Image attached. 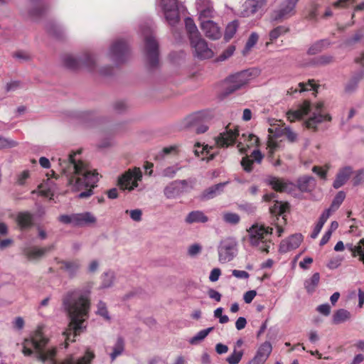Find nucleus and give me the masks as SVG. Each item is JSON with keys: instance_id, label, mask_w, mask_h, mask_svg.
Listing matches in <instances>:
<instances>
[{"instance_id": "1", "label": "nucleus", "mask_w": 364, "mask_h": 364, "mask_svg": "<svg viewBox=\"0 0 364 364\" xmlns=\"http://www.w3.org/2000/svg\"><path fill=\"white\" fill-rule=\"evenodd\" d=\"M80 151H77L70 154L68 159H59V165L66 176L70 190L77 192L86 189L79 193L78 198H87L93 195L92 189L96 186L99 178L97 171L80 159Z\"/></svg>"}, {"instance_id": "2", "label": "nucleus", "mask_w": 364, "mask_h": 364, "mask_svg": "<svg viewBox=\"0 0 364 364\" xmlns=\"http://www.w3.org/2000/svg\"><path fill=\"white\" fill-rule=\"evenodd\" d=\"M90 293L88 289L79 288L68 291L63 296L62 305L70 320V329L64 333L65 348L85 328L84 323L88 318L90 308Z\"/></svg>"}, {"instance_id": "3", "label": "nucleus", "mask_w": 364, "mask_h": 364, "mask_svg": "<svg viewBox=\"0 0 364 364\" xmlns=\"http://www.w3.org/2000/svg\"><path fill=\"white\" fill-rule=\"evenodd\" d=\"M48 338L42 331V328H38L29 338L24 339L22 343V353L25 356L33 355L42 363L48 362L50 364H55L54 358L56 354V348H48ZM94 353L87 350L85 355L75 358L70 355L65 358L60 364H90L94 358Z\"/></svg>"}, {"instance_id": "4", "label": "nucleus", "mask_w": 364, "mask_h": 364, "mask_svg": "<svg viewBox=\"0 0 364 364\" xmlns=\"http://www.w3.org/2000/svg\"><path fill=\"white\" fill-rule=\"evenodd\" d=\"M309 113H311V115L305 122L309 129H315L319 124L331 120V117L324 112L323 102L311 105L307 100L299 105L296 109L288 111L287 116L290 122H294Z\"/></svg>"}, {"instance_id": "5", "label": "nucleus", "mask_w": 364, "mask_h": 364, "mask_svg": "<svg viewBox=\"0 0 364 364\" xmlns=\"http://www.w3.org/2000/svg\"><path fill=\"white\" fill-rule=\"evenodd\" d=\"M250 243L259 250L268 252L272 245L270 240L272 228L264 225L255 223L247 230Z\"/></svg>"}, {"instance_id": "6", "label": "nucleus", "mask_w": 364, "mask_h": 364, "mask_svg": "<svg viewBox=\"0 0 364 364\" xmlns=\"http://www.w3.org/2000/svg\"><path fill=\"white\" fill-rule=\"evenodd\" d=\"M156 9L161 12L167 23L176 26L180 22V13L178 0H156Z\"/></svg>"}, {"instance_id": "7", "label": "nucleus", "mask_w": 364, "mask_h": 364, "mask_svg": "<svg viewBox=\"0 0 364 364\" xmlns=\"http://www.w3.org/2000/svg\"><path fill=\"white\" fill-rule=\"evenodd\" d=\"M62 60L64 66L71 70L84 68L88 71H92L95 67V58L89 53H85L80 57L66 54L63 55Z\"/></svg>"}, {"instance_id": "8", "label": "nucleus", "mask_w": 364, "mask_h": 364, "mask_svg": "<svg viewBox=\"0 0 364 364\" xmlns=\"http://www.w3.org/2000/svg\"><path fill=\"white\" fill-rule=\"evenodd\" d=\"M58 220L63 224H70L76 227H89L95 225L97 221L96 216L90 211H84L70 215H62Z\"/></svg>"}, {"instance_id": "9", "label": "nucleus", "mask_w": 364, "mask_h": 364, "mask_svg": "<svg viewBox=\"0 0 364 364\" xmlns=\"http://www.w3.org/2000/svg\"><path fill=\"white\" fill-rule=\"evenodd\" d=\"M218 262L226 264L237 255V242L235 238L228 237L222 239L218 245Z\"/></svg>"}, {"instance_id": "10", "label": "nucleus", "mask_w": 364, "mask_h": 364, "mask_svg": "<svg viewBox=\"0 0 364 364\" xmlns=\"http://www.w3.org/2000/svg\"><path fill=\"white\" fill-rule=\"evenodd\" d=\"M299 0H282L277 8L271 14L270 20L272 22H282L296 13V6Z\"/></svg>"}, {"instance_id": "11", "label": "nucleus", "mask_w": 364, "mask_h": 364, "mask_svg": "<svg viewBox=\"0 0 364 364\" xmlns=\"http://www.w3.org/2000/svg\"><path fill=\"white\" fill-rule=\"evenodd\" d=\"M144 55L150 68L156 67L159 63V43L149 33V29L144 31Z\"/></svg>"}, {"instance_id": "12", "label": "nucleus", "mask_w": 364, "mask_h": 364, "mask_svg": "<svg viewBox=\"0 0 364 364\" xmlns=\"http://www.w3.org/2000/svg\"><path fill=\"white\" fill-rule=\"evenodd\" d=\"M142 179V172L139 168L129 169L118 180V184L122 190L133 191L138 187V182Z\"/></svg>"}, {"instance_id": "13", "label": "nucleus", "mask_w": 364, "mask_h": 364, "mask_svg": "<svg viewBox=\"0 0 364 364\" xmlns=\"http://www.w3.org/2000/svg\"><path fill=\"white\" fill-rule=\"evenodd\" d=\"M129 52V46L124 40H117L112 43L109 51L108 56L112 61L119 64L125 61Z\"/></svg>"}, {"instance_id": "14", "label": "nucleus", "mask_w": 364, "mask_h": 364, "mask_svg": "<svg viewBox=\"0 0 364 364\" xmlns=\"http://www.w3.org/2000/svg\"><path fill=\"white\" fill-rule=\"evenodd\" d=\"M253 78V71L250 70H243L231 75L228 79V86L227 92L232 93L247 85Z\"/></svg>"}, {"instance_id": "15", "label": "nucleus", "mask_w": 364, "mask_h": 364, "mask_svg": "<svg viewBox=\"0 0 364 364\" xmlns=\"http://www.w3.org/2000/svg\"><path fill=\"white\" fill-rule=\"evenodd\" d=\"M188 186V180H175L170 182L164 189V194L168 199H175L180 197Z\"/></svg>"}, {"instance_id": "16", "label": "nucleus", "mask_w": 364, "mask_h": 364, "mask_svg": "<svg viewBox=\"0 0 364 364\" xmlns=\"http://www.w3.org/2000/svg\"><path fill=\"white\" fill-rule=\"evenodd\" d=\"M266 4L267 0H246L242 5L240 15L242 17H249L255 14L262 15Z\"/></svg>"}, {"instance_id": "17", "label": "nucleus", "mask_w": 364, "mask_h": 364, "mask_svg": "<svg viewBox=\"0 0 364 364\" xmlns=\"http://www.w3.org/2000/svg\"><path fill=\"white\" fill-rule=\"evenodd\" d=\"M194 50V55L199 59H209L213 56V50L208 47L207 42L201 36L190 41Z\"/></svg>"}, {"instance_id": "18", "label": "nucleus", "mask_w": 364, "mask_h": 364, "mask_svg": "<svg viewBox=\"0 0 364 364\" xmlns=\"http://www.w3.org/2000/svg\"><path fill=\"white\" fill-rule=\"evenodd\" d=\"M237 136H239L238 129L235 127L228 126L215 138V143L218 146L228 147L235 143Z\"/></svg>"}, {"instance_id": "19", "label": "nucleus", "mask_w": 364, "mask_h": 364, "mask_svg": "<svg viewBox=\"0 0 364 364\" xmlns=\"http://www.w3.org/2000/svg\"><path fill=\"white\" fill-rule=\"evenodd\" d=\"M196 8L199 21L214 18L217 15L211 0H196Z\"/></svg>"}, {"instance_id": "20", "label": "nucleus", "mask_w": 364, "mask_h": 364, "mask_svg": "<svg viewBox=\"0 0 364 364\" xmlns=\"http://www.w3.org/2000/svg\"><path fill=\"white\" fill-rule=\"evenodd\" d=\"M211 19L200 21V26L207 38L211 40H218L222 36V30L218 23Z\"/></svg>"}, {"instance_id": "21", "label": "nucleus", "mask_w": 364, "mask_h": 364, "mask_svg": "<svg viewBox=\"0 0 364 364\" xmlns=\"http://www.w3.org/2000/svg\"><path fill=\"white\" fill-rule=\"evenodd\" d=\"M265 182L271 186L274 190L279 192L290 193L294 191L295 188L292 183L272 176H268L265 179Z\"/></svg>"}, {"instance_id": "22", "label": "nucleus", "mask_w": 364, "mask_h": 364, "mask_svg": "<svg viewBox=\"0 0 364 364\" xmlns=\"http://www.w3.org/2000/svg\"><path fill=\"white\" fill-rule=\"evenodd\" d=\"M258 142L259 139L257 136L252 134L245 133L239 137L237 146L240 153L245 154L247 149L257 146Z\"/></svg>"}, {"instance_id": "23", "label": "nucleus", "mask_w": 364, "mask_h": 364, "mask_svg": "<svg viewBox=\"0 0 364 364\" xmlns=\"http://www.w3.org/2000/svg\"><path fill=\"white\" fill-rule=\"evenodd\" d=\"M302 241L301 234H295L281 242L279 245V252L282 253L288 252L292 250L296 249Z\"/></svg>"}, {"instance_id": "24", "label": "nucleus", "mask_w": 364, "mask_h": 364, "mask_svg": "<svg viewBox=\"0 0 364 364\" xmlns=\"http://www.w3.org/2000/svg\"><path fill=\"white\" fill-rule=\"evenodd\" d=\"M272 350L270 342L265 341L261 344L252 360V364H264L269 358Z\"/></svg>"}, {"instance_id": "25", "label": "nucleus", "mask_w": 364, "mask_h": 364, "mask_svg": "<svg viewBox=\"0 0 364 364\" xmlns=\"http://www.w3.org/2000/svg\"><path fill=\"white\" fill-rule=\"evenodd\" d=\"M251 158L249 156L243 157L241 161V165L246 172H251L252 171V165L254 161L260 164L262 161L264 156L259 150L255 149L251 154Z\"/></svg>"}, {"instance_id": "26", "label": "nucleus", "mask_w": 364, "mask_h": 364, "mask_svg": "<svg viewBox=\"0 0 364 364\" xmlns=\"http://www.w3.org/2000/svg\"><path fill=\"white\" fill-rule=\"evenodd\" d=\"M229 183V181L220 183L218 184H215L213 186H210L207 189L204 190L203 193L200 195V198L202 200H210L212 199L219 195H220L225 186Z\"/></svg>"}, {"instance_id": "27", "label": "nucleus", "mask_w": 364, "mask_h": 364, "mask_svg": "<svg viewBox=\"0 0 364 364\" xmlns=\"http://www.w3.org/2000/svg\"><path fill=\"white\" fill-rule=\"evenodd\" d=\"M16 222L21 230L27 229L33 225V215L28 211H22L17 213Z\"/></svg>"}, {"instance_id": "28", "label": "nucleus", "mask_w": 364, "mask_h": 364, "mask_svg": "<svg viewBox=\"0 0 364 364\" xmlns=\"http://www.w3.org/2000/svg\"><path fill=\"white\" fill-rule=\"evenodd\" d=\"M52 248L53 246L43 248L31 247L24 250V255L29 260H36L41 258L47 252L50 251Z\"/></svg>"}, {"instance_id": "29", "label": "nucleus", "mask_w": 364, "mask_h": 364, "mask_svg": "<svg viewBox=\"0 0 364 364\" xmlns=\"http://www.w3.org/2000/svg\"><path fill=\"white\" fill-rule=\"evenodd\" d=\"M203 117V114L201 112L196 113L191 116H190L188 120V124L190 127H195V130L197 133L201 134L204 133L208 130V126L205 124L199 125L200 121Z\"/></svg>"}, {"instance_id": "30", "label": "nucleus", "mask_w": 364, "mask_h": 364, "mask_svg": "<svg viewBox=\"0 0 364 364\" xmlns=\"http://www.w3.org/2000/svg\"><path fill=\"white\" fill-rule=\"evenodd\" d=\"M60 263V268L66 272L70 277H75L81 267V263L77 259L61 261Z\"/></svg>"}, {"instance_id": "31", "label": "nucleus", "mask_w": 364, "mask_h": 364, "mask_svg": "<svg viewBox=\"0 0 364 364\" xmlns=\"http://www.w3.org/2000/svg\"><path fill=\"white\" fill-rule=\"evenodd\" d=\"M351 173L352 168L350 167L346 166L341 168L337 173L336 179L333 181V188L338 189L343 186L349 179Z\"/></svg>"}, {"instance_id": "32", "label": "nucleus", "mask_w": 364, "mask_h": 364, "mask_svg": "<svg viewBox=\"0 0 364 364\" xmlns=\"http://www.w3.org/2000/svg\"><path fill=\"white\" fill-rule=\"evenodd\" d=\"M28 15L33 18H38L45 11L44 5L41 0H28Z\"/></svg>"}, {"instance_id": "33", "label": "nucleus", "mask_w": 364, "mask_h": 364, "mask_svg": "<svg viewBox=\"0 0 364 364\" xmlns=\"http://www.w3.org/2000/svg\"><path fill=\"white\" fill-rule=\"evenodd\" d=\"M184 22L190 41L200 36V32L193 18L187 17L185 18Z\"/></svg>"}, {"instance_id": "34", "label": "nucleus", "mask_w": 364, "mask_h": 364, "mask_svg": "<svg viewBox=\"0 0 364 364\" xmlns=\"http://www.w3.org/2000/svg\"><path fill=\"white\" fill-rule=\"evenodd\" d=\"M208 220V217L200 210L191 211L186 216L185 221L188 224L195 223H206Z\"/></svg>"}, {"instance_id": "35", "label": "nucleus", "mask_w": 364, "mask_h": 364, "mask_svg": "<svg viewBox=\"0 0 364 364\" xmlns=\"http://www.w3.org/2000/svg\"><path fill=\"white\" fill-rule=\"evenodd\" d=\"M320 281V274L318 272L314 273L311 278L304 281V287L309 294L315 291Z\"/></svg>"}, {"instance_id": "36", "label": "nucleus", "mask_w": 364, "mask_h": 364, "mask_svg": "<svg viewBox=\"0 0 364 364\" xmlns=\"http://www.w3.org/2000/svg\"><path fill=\"white\" fill-rule=\"evenodd\" d=\"M213 150V148L212 146H208V145L200 146L199 144H197L196 145L194 153L198 156H199L200 154L208 156H207L206 160L210 161L214 158L215 154Z\"/></svg>"}, {"instance_id": "37", "label": "nucleus", "mask_w": 364, "mask_h": 364, "mask_svg": "<svg viewBox=\"0 0 364 364\" xmlns=\"http://www.w3.org/2000/svg\"><path fill=\"white\" fill-rule=\"evenodd\" d=\"M315 186V179L312 176H305L298 181V186L302 191H309Z\"/></svg>"}, {"instance_id": "38", "label": "nucleus", "mask_w": 364, "mask_h": 364, "mask_svg": "<svg viewBox=\"0 0 364 364\" xmlns=\"http://www.w3.org/2000/svg\"><path fill=\"white\" fill-rule=\"evenodd\" d=\"M350 313L344 309L337 310L333 316V322L336 324L343 323L350 318Z\"/></svg>"}, {"instance_id": "39", "label": "nucleus", "mask_w": 364, "mask_h": 364, "mask_svg": "<svg viewBox=\"0 0 364 364\" xmlns=\"http://www.w3.org/2000/svg\"><path fill=\"white\" fill-rule=\"evenodd\" d=\"M213 330V327H210L200 331L194 336L189 339V343L191 345L198 344L200 342L203 341Z\"/></svg>"}, {"instance_id": "40", "label": "nucleus", "mask_w": 364, "mask_h": 364, "mask_svg": "<svg viewBox=\"0 0 364 364\" xmlns=\"http://www.w3.org/2000/svg\"><path fill=\"white\" fill-rule=\"evenodd\" d=\"M298 86L299 89H294L293 87H291L287 91V93L289 95H293L294 93L297 92H302L307 90H315L316 84L314 83V80H309L308 82L299 83Z\"/></svg>"}, {"instance_id": "41", "label": "nucleus", "mask_w": 364, "mask_h": 364, "mask_svg": "<svg viewBox=\"0 0 364 364\" xmlns=\"http://www.w3.org/2000/svg\"><path fill=\"white\" fill-rule=\"evenodd\" d=\"M181 169V166L178 164H176L173 166H169L164 168L161 171L160 176L164 178H173Z\"/></svg>"}, {"instance_id": "42", "label": "nucleus", "mask_w": 364, "mask_h": 364, "mask_svg": "<svg viewBox=\"0 0 364 364\" xmlns=\"http://www.w3.org/2000/svg\"><path fill=\"white\" fill-rule=\"evenodd\" d=\"M364 71H360L354 75L351 80L347 83L346 86V91L348 92H353L359 82V81L363 77Z\"/></svg>"}, {"instance_id": "43", "label": "nucleus", "mask_w": 364, "mask_h": 364, "mask_svg": "<svg viewBox=\"0 0 364 364\" xmlns=\"http://www.w3.org/2000/svg\"><path fill=\"white\" fill-rule=\"evenodd\" d=\"M124 348V341L122 338H118L113 348V351L110 353L112 361H114L119 355H120Z\"/></svg>"}, {"instance_id": "44", "label": "nucleus", "mask_w": 364, "mask_h": 364, "mask_svg": "<svg viewBox=\"0 0 364 364\" xmlns=\"http://www.w3.org/2000/svg\"><path fill=\"white\" fill-rule=\"evenodd\" d=\"M224 222L230 225H237L240 221V217L238 214L232 212H225L223 215Z\"/></svg>"}, {"instance_id": "45", "label": "nucleus", "mask_w": 364, "mask_h": 364, "mask_svg": "<svg viewBox=\"0 0 364 364\" xmlns=\"http://www.w3.org/2000/svg\"><path fill=\"white\" fill-rule=\"evenodd\" d=\"M238 28V22L237 21H233L228 24L225 31V39L226 41H229L231 39L234 35L235 34Z\"/></svg>"}, {"instance_id": "46", "label": "nucleus", "mask_w": 364, "mask_h": 364, "mask_svg": "<svg viewBox=\"0 0 364 364\" xmlns=\"http://www.w3.org/2000/svg\"><path fill=\"white\" fill-rule=\"evenodd\" d=\"M274 205L269 208L270 211L274 214L282 215L286 212L289 205L287 203H283L281 201H274Z\"/></svg>"}, {"instance_id": "47", "label": "nucleus", "mask_w": 364, "mask_h": 364, "mask_svg": "<svg viewBox=\"0 0 364 364\" xmlns=\"http://www.w3.org/2000/svg\"><path fill=\"white\" fill-rule=\"evenodd\" d=\"M259 36L256 33H251L250 36L249 37L245 46L244 48V50L242 51L243 55H247L250 50L255 46L258 41Z\"/></svg>"}, {"instance_id": "48", "label": "nucleus", "mask_w": 364, "mask_h": 364, "mask_svg": "<svg viewBox=\"0 0 364 364\" xmlns=\"http://www.w3.org/2000/svg\"><path fill=\"white\" fill-rule=\"evenodd\" d=\"M242 350H237L235 348L233 352L226 358V361L228 364H237L242 360Z\"/></svg>"}, {"instance_id": "49", "label": "nucleus", "mask_w": 364, "mask_h": 364, "mask_svg": "<svg viewBox=\"0 0 364 364\" xmlns=\"http://www.w3.org/2000/svg\"><path fill=\"white\" fill-rule=\"evenodd\" d=\"M114 274L113 272H105L102 277V287L109 288L114 282Z\"/></svg>"}, {"instance_id": "50", "label": "nucleus", "mask_w": 364, "mask_h": 364, "mask_svg": "<svg viewBox=\"0 0 364 364\" xmlns=\"http://www.w3.org/2000/svg\"><path fill=\"white\" fill-rule=\"evenodd\" d=\"M288 31V28L284 26H279L272 30L269 33V38L271 41L277 39L280 36L286 33Z\"/></svg>"}, {"instance_id": "51", "label": "nucleus", "mask_w": 364, "mask_h": 364, "mask_svg": "<svg viewBox=\"0 0 364 364\" xmlns=\"http://www.w3.org/2000/svg\"><path fill=\"white\" fill-rule=\"evenodd\" d=\"M96 314L102 316L106 321L110 320V316L107 309L106 304L100 301L97 304V310Z\"/></svg>"}, {"instance_id": "52", "label": "nucleus", "mask_w": 364, "mask_h": 364, "mask_svg": "<svg viewBox=\"0 0 364 364\" xmlns=\"http://www.w3.org/2000/svg\"><path fill=\"white\" fill-rule=\"evenodd\" d=\"M346 198V193L343 191H339L334 197L331 203V209L338 210Z\"/></svg>"}, {"instance_id": "53", "label": "nucleus", "mask_w": 364, "mask_h": 364, "mask_svg": "<svg viewBox=\"0 0 364 364\" xmlns=\"http://www.w3.org/2000/svg\"><path fill=\"white\" fill-rule=\"evenodd\" d=\"M343 257L340 255H336L330 259L326 266L330 269H335L339 267L341 265L342 262L343 261Z\"/></svg>"}, {"instance_id": "54", "label": "nucleus", "mask_w": 364, "mask_h": 364, "mask_svg": "<svg viewBox=\"0 0 364 364\" xmlns=\"http://www.w3.org/2000/svg\"><path fill=\"white\" fill-rule=\"evenodd\" d=\"M355 247V255L359 256V260L364 264V238L361 239Z\"/></svg>"}, {"instance_id": "55", "label": "nucleus", "mask_w": 364, "mask_h": 364, "mask_svg": "<svg viewBox=\"0 0 364 364\" xmlns=\"http://www.w3.org/2000/svg\"><path fill=\"white\" fill-rule=\"evenodd\" d=\"M223 308L218 307L214 311V316L219 319V323L224 324L229 321V317L227 315H223Z\"/></svg>"}, {"instance_id": "56", "label": "nucleus", "mask_w": 364, "mask_h": 364, "mask_svg": "<svg viewBox=\"0 0 364 364\" xmlns=\"http://www.w3.org/2000/svg\"><path fill=\"white\" fill-rule=\"evenodd\" d=\"M17 145V142L3 136H0V149L5 148H11Z\"/></svg>"}, {"instance_id": "57", "label": "nucleus", "mask_w": 364, "mask_h": 364, "mask_svg": "<svg viewBox=\"0 0 364 364\" xmlns=\"http://www.w3.org/2000/svg\"><path fill=\"white\" fill-rule=\"evenodd\" d=\"M235 47L230 46L218 57V60L223 61L231 57L235 52Z\"/></svg>"}, {"instance_id": "58", "label": "nucleus", "mask_w": 364, "mask_h": 364, "mask_svg": "<svg viewBox=\"0 0 364 364\" xmlns=\"http://www.w3.org/2000/svg\"><path fill=\"white\" fill-rule=\"evenodd\" d=\"M328 168V166L322 168L320 166H314L312 168V171L314 173H315L316 174H317L321 179L326 180Z\"/></svg>"}, {"instance_id": "59", "label": "nucleus", "mask_w": 364, "mask_h": 364, "mask_svg": "<svg viewBox=\"0 0 364 364\" xmlns=\"http://www.w3.org/2000/svg\"><path fill=\"white\" fill-rule=\"evenodd\" d=\"M202 247L198 243L190 245L188 248V254L191 257H195L200 253Z\"/></svg>"}, {"instance_id": "60", "label": "nucleus", "mask_w": 364, "mask_h": 364, "mask_svg": "<svg viewBox=\"0 0 364 364\" xmlns=\"http://www.w3.org/2000/svg\"><path fill=\"white\" fill-rule=\"evenodd\" d=\"M125 212L129 214L130 218L134 221L139 222L141 220L142 211L140 209L127 210Z\"/></svg>"}, {"instance_id": "61", "label": "nucleus", "mask_w": 364, "mask_h": 364, "mask_svg": "<svg viewBox=\"0 0 364 364\" xmlns=\"http://www.w3.org/2000/svg\"><path fill=\"white\" fill-rule=\"evenodd\" d=\"M47 30L51 35L58 37L61 33L62 28L60 25L53 23L48 25Z\"/></svg>"}, {"instance_id": "62", "label": "nucleus", "mask_w": 364, "mask_h": 364, "mask_svg": "<svg viewBox=\"0 0 364 364\" xmlns=\"http://www.w3.org/2000/svg\"><path fill=\"white\" fill-rule=\"evenodd\" d=\"M279 148V144L273 139L270 138L267 142V149L269 150V156H272Z\"/></svg>"}, {"instance_id": "63", "label": "nucleus", "mask_w": 364, "mask_h": 364, "mask_svg": "<svg viewBox=\"0 0 364 364\" xmlns=\"http://www.w3.org/2000/svg\"><path fill=\"white\" fill-rule=\"evenodd\" d=\"M364 181V170H358L354 177L353 178V183L354 186H358Z\"/></svg>"}, {"instance_id": "64", "label": "nucleus", "mask_w": 364, "mask_h": 364, "mask_svg": "<svg viewBox=\"0 0 364 364\" xmlns=\"http://www.w3.org/2000/svg\"><path fill=\"white\" fill-rule=\"evenodd\" d=\"M221 275L220 269L216 267L213 268L210 273L209 280L212 282H215L219 279L220 276Z\"/></svg>"}]
</instances>
